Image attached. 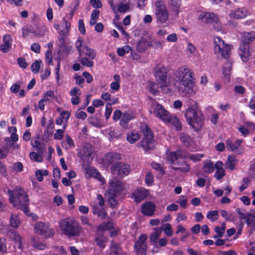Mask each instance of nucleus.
Instances as JSON below:
<instances>
[{
	"mask_svg": "<svg viewBox=\"0 0 255 255\" xmlns=\"http://www.w3.org/2000/svg\"><path fill=\"white\" fill-rule=\"evenodd\" d=\"M148 46H149V44H147V41L144 39H141L137 43L136 47L138 51L142 52L144 51Z\"/></svg>",
	"mask_w": 255,
	"mask_h": 255,
	"instance_id": "ea45409f",
	"label": "nucleus"
},
{
	"mask_svg": "<svg viewBox=\"0 0 255 255\" xmlns=\"http://www.w3.org/2000/svg\"><path fill=\"white\" fill-rule=\"evenodd\" d=\"M219 214L217 210L210 211L207 214V218L212 222L217 220Z\"/></svg>",
	"mask_w": 255,
	"mask_h": 255,
	"instance_id": "c03bdc74",
	"label": "nucleus"
},
{
	"mask_svg": "<svg viewBox=\"0 0 255 255\" xmlns=\"http://www.w3.org/2000/svg\"><path fill=\"white\" fill-rule=\"evenodd\" d=\"M199 19L208 24H212L213 28L217 31L222 29V24L218 21V16L212 12L202 13L198 17Z\"/></svg>",
	"mask_w": 255,
	"mask_h": 255,
	"instance_id": "9d476101",
	"label": "nucleus"
},
{
	"mask_svg": "<svg viewBox=\"0 0 255 255\" xmlns=\"http://www.w3.org/2000/svg\"><path fill=\"white\" fill-rule=\"evenodd\" d=\"M107 241V238L104 236L102 233L99 232L97 234L95 238V242L100 248L103 249L105 248Z\"/></svg>",
	"mask_w": 255,
	"mask_h": 255,
	"instance_id": "cd10ccee",
	"label": "nucleus"
},
{
	"mask_svg": "<svg viewBox=\"0 0 255 255\" xmlns=\"http://www.w3.org/2000/svg\"><path fill=\"white\" fill-rule=\"evenodd\" d=\"M204 117L198 103L192 105V128L196 131H199L204 123Z\"/></svg>",
	"mask_w": 255,
	"mask_h": 255,
	"instance_id": "0eeeda50",
	"label": "nucleus"
},
{
	"mask_svg": "<svg viewBox=\"0 0 255 255\" xmlns=\"http://www.w3.org/2000/svg\"><path fill=\"white\" fill-rule=\"evenodd\" d=\"M154 232L152 233L150 236V241L152 243H155L157 241L158 238L159 237L162 229L160 227H156L154 228Z\"/></svg>",
	"mask_w": 255,
	"mask_h": 255,
	"instance_id": "72a5a7b5",
	"label": "nucleus"
},
{
	"mask_svg": "<svg viewBox=\"0 0 255 255\" xmlns=\"http://www.w3.org/2000/svg\"><path fill=\"white\" fill-rule=\"evenodd\" d=\"M145 182L148 186H151L153 182V176L150 172H147L145 177Z\"/></svg>",
	"mask_w": 255,
	"mask_h": 255,
	"instance_id": "052dcab7",
	"label": "nucleus"
},
{
	"mask_svg": "<svg viewBox=\"0 0 255 255\" xmlns=\"http://www.w3.org/2000/svg\"><path fill=\"white\" fill-rule=\"evenodd\" d=\"M63 20L64 26H65V28L64 29H63V30L59 31V33L61 35L66 36L67 35H68V34L69 33V30L70 27V22H69L68 21L66 20L65 18H63Z\"/></svg>",
	"mask_w": 255,
	"mask_h": 255,
	"instance_id": "de8ad7c7",
	"label": "nucleus"
},
{
	"mask_svg": "<svg viewBox=\"0 0 255 255\" xmlns=\"http://www.w3.org/2000/svg\"><path fill=\"white\" fill-rule=\"evenodd\" d=\"M92 212L94 214H97L98 216L101 219L104 218L107 216L104 206L95 203L92 205Z\"/></svg>",
	"mask_w": 255,
	"mask_h": 255,
	"instance_id": "b1692460",
	"label": "nucleus"
},
{
	"mask_svg": "<svg viewBox=\"0 0 255 255\" xmlns=\"http://www.w3.org/2000/svg\"><path fill=\"white\" fill-rule=\"evenodd\" d=\"M214 51L216 54H220L226 59H228L231 54V49L232 45L226 44L220 37L214 38Z\"/></svg>",
	"mask_w": 255,
	"mask_h": 255,
	"instance_id": "6e6552de",
	"label": "nucleus"
},
{
	"mask_svg": "<svg viewBox=\"0 0 255 255\" xmlns=\"http://www.w3.org/2000/svg\"><path fill=\"white\" fill-rule=\"evenodd\" d=\"M255 32L252 31L250 32H244L242 36V43H241L239 49L242 60L245 62L248 61L250 56V52L249 50V44L251 43L255 39Z\"/></svg>",
	"mask_w": 255,
	"mask_h": 255,
	"instance_id": "20e7f679",
	"label": "nucleus"
},
{
	"mask_svg": "<svg viewBox=\"0 0 255 255\" xmlns=\"http://www.w3.org/2000/svg\"><path fill=\"white\" fill-rule=\"evenodd\" d=\"M59 228L68 236H78L80 233L79 225L76 221L65 219L59 222Z\"/></svg>",
	"mask_w": 255,
	"mask_h": 255,
	"instance_id": "39448f33",
	"label": "nucleus"
},
{
	"mask_svg": "<svg viewBox=\"0 0 255 255\" xmlns=\"http://www.w3.org/2000/svg\"><path fill=\"white\" fill-rule=\"evenodd\" d=\"M10 202L16 208L20 209L27 216L29 211L28 209L29 200L24 191L21 188H16L14 191L8 190Z\"/></svg>",
	"mask_w": 255,
	"mask_h": 255,
	"instance_id": "f03ea898",
	"label": "nucleus"
},
{
	"mask_svg": "<svg viewBox=\"0 0 255 255\" xmlns=\"http://www.w3.org/2000/svg\"><path fill=\"white\" fill-rule=\"evenodd\" d=\"M122 117L128 122H129L135 118V115L130 112H126L124 113Z\"/></svg>",
	"mask_w": 255,
	"mask_h": 255,
	"instance_id": "680f3d73",
	"label": "nucleus"
},
{
	"mask_svg": "<svg viewBox=\"0 0 255 255\" xmlns=\"http://www.w3.org/2000/svg\"><path fill=\"white\" fill-rule=\"evenodd\" d=\"M46 31V28L45 26L42 25L38 28V30L37 31H35V33H34V34L36 36L41 37L45 34Z\"/></svg>",
	"mask_w": 255,
	"mask_h": 255,
	"instance_id": "0e129e2a",
	"label": "nucleus"
},
{
	"mask_svg": "<svg viewBox=\"0 0 255 255\" xmlns=\"http://www.w3.org/2000/svg\"><path fill=\"white\" fill-rule=\"evenodd\" d=\"M3 44L0 46V50L3 53L8 51L11 48L12 39L9 34H5L2 39Z\"/></svg>",
	"mask_w": 255,
	"mask_h": 255,
	"instance_id": "aec40b11",
	"label": "nucleus"
},
{
	"mask_svg": "<svg viewBox=\"0 0 255 255\" xmlns=\"http://www.w3.org/2000/svg\"><path fill=\"white\" fill-rule=\"evenodd\" d=\"M7 235L14 242L15 244L17 245L18 248L21 250L22 247V237L14 230H9L7 232Z\"/></svg>",
	"mask_w": 255,
	"mask_h": 255,
	"instance_id": "a211bd4d",
	"label": "nucleus"
},
{
	"mask_svg": "<svg viewBox=\"0 0 255 255\" xmlns=\"http://www.w3.org/2000/svg\"><path fill=\"white\" fill-rule=\"evenodd\" d=\"M115 81L112 82L110 84V88L114 91H118L120 88V77L118 75H115L114 77Z\"/></svg>",
	"mask_w": 255,
	"mask_h": 255,
	"instance_id": "f704fd0d",
	"label": "nucleus"
},
{
	"mask_svg": "<svg viewBox=\"0 0 255 255\" xmlns=\"http://www.w3.org/2000/svg\"><path fill=\"white\" fill-rule=\"evenodd\" d=\"M167 159L168 162L170 164L176 165H179L180 164H185V162L183 160L181 151L180 150H177L176 152L169 153L167 155Z\"/></svg>",
	"mask_w": 255,
	"mask_h": 255,
	"instance_id": "dca6fc26",
	"label": "nucleus"
},
{
	"mask_svg": "<svg viewBox=\"0 0 255 255\" xmlns=\"http://www.w3.org/2000/svg\"><path fill=\"white\" fill-rule=\"evenodd\" d=\"M233 14L235 18H244L247 15V10L245 8L242 7L235 10Z\"/></svg>",
	"mask_w": 255,
	"mask_h": 255,
	"instance_id": "473e14b6",
	"label": "nucleus"
},
{
	"mask_svg": "<svg viewBox=\"0 0 255 255\" xmlns=\"http://www.w3.org/2000/svg\"><path fill=\"white\" fill-rule=\"evenodd\" d=\"M29 157L31 160L35 162H41L43 161V158L40 153L31 152L29 154Z\"/></svg>",
	"mask_w": 255,
	"mask_h": 255,
	"instance_id": "37998d69",
	"label": "nucleus"
},
{
	"mask_svg": "<svg viewBox=\"0 0 255 255\" xmlns=\"http://www.w3.org/2000/svg\"><path fill=\"white\" fill-rule=\"evenodd\" d=\"M117 196H110L109 194L107 193V197L108 198V202L110 206L112 208H115L117 204V201L116 200V197Z\"/></svg>",
	"mask_w": 255,
	"mask_h": 255,
	"instance_id": "5fc2aeb1",
	"label": "nucleus"
},
{
	"mask_svg": "<svg viewBox=\"0 0 255 255\" xmlns=\"http://www.w3.org/2000/svg\"><path fill=\"white\" fill-rule=\"evenodd\" d=\"M148 195V190L141 187L134 191L132 194V198L136 202H139L144 199Z\"/></svg>",
	"mask_w": 255,
	"mask_h": 255,
	"instance_id": "f3484780",
	"label": "nucleus"
},
{
	"mask_svg": "<svg viewBox=\"0 0 255 255\" xmlns=\"http://www.w3.org/2000/svg\"><path fill=\"white\" fill-rule=\"evenodd\" d=\"M147 236L145 234H141L138 238L134 244L135 252L138 255H145L147 249L146 240Z\"/></svg>",
	"mask_w": 255,
	"mask_h": 255,
	"instance_id": "ddd939ff",
	"label": "nucleus"
},
{
	"mask_svg": "<svg viewBox=\"0 0 255 255\" xmlns=\"http://www.w3.org/2000/svg\"><path fill=\"white\" fill-rule=\"evenodd\" d=\"M155 206L151 202L143 204L141 207L142 213L147 216H152L154 213Z\"/></svg>",
	"mask_w": 255,
	"mask_h": 255,
	"instance_id": "4be33fe9",
	"label": "nucleus"
},
{
	"mask_svg": "<svg viewBox=\"0 0 255 255\" xmlns=\"http://www.w3.org/2000/svg\"><path fill=\"white\" fill-rule=\"evenodd\" d=\"M131 50V47L128 45H125L122 47L118 48L117 49V54L119 56L122 57L126 53H128Z\"/></svg>",
	"mask_w": 255,
	"mask_h": 255,
	"instance_id": "4c0bfd02",
	"label": "nucleus"
},
{
	"mask_svg": "<svg viewBox=\"0 0 255 255\" xmlns=\"http://www.w3.org/2000/svg\"><path fill=\"white\" fill-rule=\"evenodd\" d=\"M162 229V231H164L166 236L170 237L173 233L171 226L169 224H165L163 225V227H160Z\"/></svg>",
	"mask_w": 255,
	"mask_h": 255,
	"instance_id": "3c124183",
	"label": "nucleus"
},
{
	"mask_svg": "<svg viewBox=\"0 0 255 255\" xmlns=\"http://www.w3.org/2000/svg\"><path fill=\"white\" fill-rule=\"evenodd\" d=\"M34 228L36 232L46 237H52L54 235L53 230L49 228L48 223L38 222L35 224Z\"/></svg>",
	"mask_w": 255,
	"mask_h": 255,
	"instance_id": "4468645a",
	"label": "nucleus"
},
{
	"mask_svg": "<svg viewBox=\"0 0 255 255\" xmlns=\"http://www.w3.org/2000/svg\"><path fill=\"white\" fill-rule=\"evenodd\" d=\"M203 170L206 173H212L215 170L213 162L210 160L205 161Z\"/></svg>",
	"mask_w": 255,
	"mask_h": 255,
	"instance_id": "7c9ffc66",
	"label": "nucleus"
},
{
	"mask_svg": "<svg viewBox=\"0 0 255 255\" xmlns=\"http://www.w3.org/2000/svg\"><path fill=\"white\" fill-rule=\"evenodd\" d=\"M154 13L158 22L165 23L168 19V13L164 1L157 0L154 4Z\"/></svg>",
	"mask_w": 255,
	"mask_h": 255,
	"instance_id": "1a4fd4ad",
	"label": "nucleus"
},
{
	"mask_svg": "<svg viewBox=\"0 0 255 255\" xmlns=\"http://www.w3.org/2000/svg\"><path fill=\"white\" fill-rule=\"evenodd\" d=\"M125 188V185L116 178H113L109 182L107 194L110 196H118Z\"/></svg>",
	"mask_w": 255,
	"mask_h": 255,
	"instance_id": "f8f14e48",
	"label": "nucleus"
},
{
	"mask_svg": "<svg viewBox=\"0 0 255 255\" xmlns=\"http://www.w3.org/2000/svg\"><path fill=\"white\" fill-rule=\"evenodd\" d=\"M221 216L225 219L226 221L235 222L237 220V217L232 213L228 212L226 210H222L220 211Z\"/></svg>",
	"mask_w": 255,
	"mask_h": 255,
	"instance_id": "2f4dec72",
	"label": "nucleus"
},
{
	"mask_svg": "<svg viewBox=\"0 0 255 255\" xmlns=\"http://www.w3.org/2000/svg\"><path fill=\"white\" fill-rule=\"evenodd\" d=\"M31 145L33 147L35 148V150L38 153H42V147L40 142L38 140H35L31 142Z\"/></svg>",
	"mask_w": 255,
	"mask_h": 255,
	"instance_id": "4d7b16f0",
	"label": "nucleus"
},
{
	"mask_svg": "<svg viewBox=\"0 0 255 255\" xmlns=\"http://www.w3.org/2000/svg\"><path fill=\"white\" fill-rule=\"evenodd\" d=\"M109 255H126V253L122 251L119 244L112 241L111 243Z\"/></svg>",
	"mask_w": 255,
	"mask_h": 255,
	"instance_id": "393cba45",
	"label": "nucleus"
},
{
	"mask_svg": "<svg viewBox=\"0 0 255 255\" xmlns=\"http://www.w3.org/2000/svg\"><path fill=\"white\" fill-rule=\"evenodd\" d=\"M121 158V155L119 153L114 152H110L105 154V160L109 164L113 165L120 160Z\"/></svg>",
	"mask_w": 255,
	"mask_h": 255,
	"instance_id": "412c9836",
	"label": "nucleus"
},
{
	"mask_svg": "<svg viewBox=\"0 0 255 255\" xmlns=\"http://www.w3.org/2000/svg\"><path fill=\"white\" fill-rule=\"evenodd\" d=\"M113 227V224L111 222H104L98 226V229L100 231H107Z\"/></svg>",
	"mask_w": 255,
	"mask_h": 255,
	"instance_id": "603ef678",
	"label": "nucleus"
},
{
	"mask_svg": "<svg viewBox=\"0 0 255 255\" xmlns=\"http://www.w3.org/2000/svg\"><path fill=\"white\" fill-rule=\"evenodd\" d=\"M20 224L18 216L16 214H12L10 218V225L14 229H17Z\"/></svg>",
	"mask_w": 255,
	"mask_h": 255,
	"instance_id": "c9c22d12",
	"label": "nucleus"
},
{
	"mask_svg": "<svg viewBox=\"0 0 255 255\" xmlns=\"http://www.w3.org/2000/svg\"><path fill=\"white\" fill-rule=\"evenodd\" d=\"M245 88L241 85H237L234 87V91L236 94L243 95L245 93Z\"/></svg>",
	"mask_w": 255,
	"mask_h": 255,
	"instance_id": "69168bd1",
	"label": "nucleus"
},
{
	"mask_svg": "<svg viewBox=\"0 0 255 255\" xmlns=\"http://www.w3.org/2000/svg\"><path fill=\"white\" fill-rule=\"evenodd\" d=\"M231 70V64L228 62L225 64L223 67V73L226 78H230V73Z\"/></svg>",
	"mask_w": 255,
	"mask_h": 255,
	"instance_id": "a18cd8bd",
	"label": "nucleus"
},
{
	"mask_svg": "<svg viewBox=\"0 0 255 255\" xmlns=\"http://www.w3.org/2000/svg\"><path fill=\"white\" fill-rule=\"evenodd\" d=\"M139 133L135 130L128 131L127 133V140L131 144L134 143L140 138Z\"/></svg>",
	"mask_w": 255,
	"mask_h": 255,
	"instance_id": "a878e982",
	"label": "nucleus"
},
{
	"mask_svg": "<svg viewBox=\"0 0 255 255\" xmlns=\"http://www.w3.org/2000/svg\"><path fill=\"white\" fill-rule=\"evenodd\" d=\"M56 42L59 47V52L68 53L70 51L71 47L66 45L63 37L59 36Z\"/></svg>",
	"mask_w": 255,
	"mask_h": 255,
	"instance_id": "5701e85b",
	"label": "nucleus"
},
{
	"mask_svg": "<svg viewBox=\"0 0 255 255\" xmlns=\"http://www.w3.org/2000/svg\"><path fill=\"white\" fill-rule=\"evenodd\" d=\"M167 69L161 64L157 65L154 68L156 83L161 89L168 87L171 85L170 80L167 79Z\"/></svg>",
	"mask_w": 255,
	"mask_h": 255,
	"instance_id": "423d86ee",
	"label": "nucleus"
},
{
	"mask_svg": "<svg viewBox=\"0 0 255 255\" xmlns=\"http://www.w3.org/2000/svg\"><path fill=\"white\" fill-rule=\"evenodd\" d=\"M242 141V140L237 139L236 140L235 142L234 143L232 140L228 139L226 141L227 148L229 150H230L232 151H234L239 148Z\"/></svg>",
	"mask_w": 255,
	"mask_h": 255,
	"instance_id": "c756f323",
	"label": "nucleus"
},
{
	"mask_svg": "<svg viewBox=\"0 0 255 255\" xmlns=\"http://www.w3.org/2000/svg\"><path fill=\"white\" fill-rule=\"evenodd\" d=\"M137 145L138 146L142 147L145 151L151 149L154 147L153 139L150 140L149 139L143 138V139L138 143Z\"/></svg>",
	"mask_w": 255,
	"mask_h": 255,
	"instance_id": "c85d7f7f",
	"label": "nucleus"
},
{
	"mask_svg": "<svg viewBox=\"0 0 255 255\" xmlns=\"http://www.w3.org/2000/svg\"><path fill=\"white\" fill-rule=\"evenodd\" d=\"M184 117L188 124L191 126V105L190 104L186 106Z\"/></svg>",
	"mask_w": 255,
	"mask_h": 255,
	"instance_id": "a19ab883",
	"label": "nucleus"
},
{
	"mask_svg": "<svg viewBox=\"0 0 255 255\" xmlns=\"http://www.w3.org/2000/svg\"><path fill=\"white\" fill-rule=\"evenodd\" d=\"M222 225H224V227L221 228L220 227L217 226L215 228V232L217 234V235L214 236V238L215 239L217 238H221L223 236L226 227L225 223H223Z\"/></svg>",
	"mask_w": 255,
	"mask_h": 255,
	"instance_id": "49530a36",
	"label": "nucleus"
},
{
	"mask_svg": "<svg viewBox=\"0 0 255 255\" xmlns=\"http://www.w3.org/2000/svg\"><path fill=\"white\" fill-rule=\"evenodd\" d=\"M64 134V129H58L54 134V138L56 140L62 139Z\"/></svg>",
	"mask_w": 255,
	"mask_h": 255,
	"instance_id": "bf43d9fd",
	"label": "nucleus"
},
{
	"mask_svg": "<svg viewBox=\"0 0 255 255\" xmlns=\"http://www.w3.org/2000/svg\"><path fill=\"white\" fill-rule=\"evenodd\" d=\"M113 174L117 175L120 178H123L129 173L130 167L128 164L123 162H117L111 167Z\"/></svg>",
	"mask_w": 255,
	"mask_h": 255,
	"instance_id": "9b49d317",
	"label": "nucleus"
},
{
	"mask_svg": "<svg viewBox=\"0 0 255 255\" xmlns=\"http://www.w3.org/2000/svg\"><path fill=\"white\" fill-rule=\"evenodd\" d=\"M65 140L68 144V146L67 144L62 143V146L63 148L68 149L69 147L74 148L75 147L74 142L69 135L66 134L65 135Z\"/></svg>",
	"mask_w": 255,
	"mask_h": 255,
	"instance_id": "79ce46f5",
	"label": "nucleus"
},
{
	"mask_svg": "<svg viewBox=\"0 0 255 255\" xmlns=\"http://www.w3.org/2000/svg\"><path fill=\"white\" fill-rule=\"evenodd\" d=\"M191 72L184 67L180 68L174 74V85L181 92L190 90Z\"/></svg>",
	"mask_w": 255,
	"mask_h": 255,
	"instance_id": "7ed1b4c3",
	"label": "nucleus"
},
{
	"mask_svg": "<svg viewBox=\"0 0 255 255\" xmlns=\"http://www.w3.org/2000/svg\"><path fill=\"white\" fill-rule=\"evenodd\" d=\"M246 223L249 226H251L254 225V223L255 221V216L254 214L248 213L246 218Z\"/></svg>",
	"mask_w": 255,
	"mask_h": 255,
	"instance_id": "864d4df0",
	"label": "nucleus"
},
{
	"mask_svg": "<svg viewBox=\"0 0 255 255\" xmlns=\"http://www.w3.org/2000/svg\"><path fill=\"white\" fill-rule=\"evenodd\" d=\"M149 112L164 122L173 125L176 127L177 129H180L179 120L176 117L170 114L161 105L155 101L152 102Z\"/></svg>",
	"mask_w": 255,
	"mask_h": 255,
	"instance_id": "f257e3e1",
	"label": "nucleus"
},
{
	"mask_svg": "<svg viewBox=\"0 0 255 255\" xmlns=\"http://www.w3.org/2000/svg\"><path fill=\"white\" fill-rule=\"evenodd\" d=\"M112 112V108L110 103H107L106 105L105 118L109 119Z\"/></svg>",
	"mask_w": 255,
	"mask_h": 255,
	"instance_id": "774afa93",
	"label": "nucleus"
},
{
	"mask_svg": "<svg viewBox=\"0 0 255 255\" xmlns=\"http://www.w3.org/2000/svg\"><path fill=\"white\" fill-rule=\"evenodd\" d=\"M76 47L79 52V57L89 55L92 58L94 56V50L87 46L82 44V39L79 38L76 42Z\"/></svg>",
	"mask_w": 255,
	"mask_h": 255,
	"instance_id": "2eb2a0df",
	"label": "nucleus"
},
{
	"mask_svg": "<svg viewBox=\"0 0 255 255\" xmlns=\"http://www.w3.org/2000/svg\"><path fill=\"white\" fill-rule=\"evenodd\" d=\"M41 61H35L31 66V69L33 72L37 73L40 68Z\"/></svg>",
	"mask_w": 255,
	"mask_h": 255,
	"instance_id": "6e6d98bb",
	"label": "nucleus"
},
{
	"mask_svg": "<svg viewBox=\"0 0 255 255\" xmlns=\"http://www.w3.org/2000/svg\"><path fill=\"white\" fill-rule=\"evenodd\" d=\"M86 174L88 178L94 177L97 179L102 184L105 183V179L102 176L101 173L96 169L93 168H89L86 169Z\"/></svg>",
	"mask_w": 255,
	"mask_h": 255,
	"instance_id": "6ab92c4d",
	"label": "nucleus"
},
{
	"mask_svg": "<svg viewBox=\"0 0 255 255\" xmlns=\"http://www.w3.org/2000/svg\"><path fill=\"white\" fill-rule=\"evenodd\" d=\"M8 152L7 146L1 147L0 145V158H5Z\"/></svg>",
	"mask_w": 255,
	"mask_h": 255,
	"instance_id": "338daca9",
	"label": "nucleus"
},
{
	"mask_svg": "<svg viewBox=\"0 0 255 255\" xmlns=\"http://www.w3.org/2000/svg\"><path fill=\"white\" fill-rule=\"evenodd\" d=\"M142 130L143 133L144 138L146 139H149L150 140H152L153 139V135L151 133V131L149 128L147 127V126L144 125L142 127Z\"/></svg>",
	"mask_w": 255,
	"mask_h": 255,
	"instance_id": "58836bf2",
	"label": "nucleus"
},
{
	"mask_svg": "<svg viewBox=\"0 0 255 255\" xmlns=\"http://www.w3.org/2000/svg\"><path fill=\"white\" fill-rule=\"evenodd\" d=\"M54 92L52 90H49L44 93L42 99L45 102H51L54 99Z\"/></svg>",
	"mask_w": 255,
	"mask_h": 255,
	"instance_id": "09e8293b",
	"label": "nucleus"
},
{
	"mask_svg": "<svg viewBox=\"0 0 255 255\" xmlns=\"http://www.w3.org/2000/svg\"><path fill=\"white\" fill-rule=\"evenodd\" d=\"M109 134L112 139H118L121 135V134L119 133L118 130L116 129L111 130Z\"/></svg>",
	"mask_w": 255,
	"mask_h": 255,
	"instance_id": "e2e57ef3",
	"label": "nucleus"
},
{
	"mask_svg": "<svg viewBox=\"0 0 255 255\" xmlns=\"http://www.w3.org/2000/svg\"><path fill=\"white\" fill-rule=\"evenodd\" d=\"M225 175V170L224 168L218 169L214 174V177L217 180H221Z\"/></svg>",
	"mask_w": 255,
	"mask_h": 255,
	"instance_id": "8fccbe9b",
	"label": "nucleus"
},
{
	"mask_svg": "<svg viewBox=\"0 0 255 255\" xmlns=\"http://www.w3.org/2000/svg\"><path fill=\"white\" fill-rule=\"evenodd\" d=\"M96 54L94 51V56L92 58L90 56L88 55H84L83 56L81 57V59L80 60L81 64L87 67H92L93 66V60L95 59Z\"/></svg>",
	"mask_w": 255,
	"mask_h": 255,
	"instance_id": "bb28decb",
	"label": "nucleus"
},
{
	"mask_svg": "<svg viewBox=\"0 0 255 255\" xmlns=\"http://www.w3.org/2000/svg\"><path fill=\"white\" fill-rule=\"evenodd\" d=\"M52 51L51 49H48L45 53V59L46 62L49 64H52Z\"/></svg>",
	"mask_w": 255,
	"mask_h": 255,
	"instance_id": "13d9d810",
	"label": "nucleus"
},
{
	"mask_svg": "<svg viewBox=\"0 0 255 255\" xmlns=\"http://www.w3.org/2000/svg\"><path fill=\"white\" fill-rule=\"evenodd\" d=\"M235 158L233 156H229L225 162V167L227 169L233 170L235 167Z\"/></svg>",
	"mask_w": 255,
	"mask_h": 255,
	"instance_id": "e433bc0d",
	"label": "nucleus"
}]
</instances>
